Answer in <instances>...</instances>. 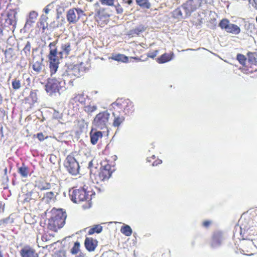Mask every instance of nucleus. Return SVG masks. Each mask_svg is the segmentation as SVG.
Segmentation results:
<instances>
[{
  "label": "nucleus",
  "mask_w": 257,
  "mask_h": 257,
  "mask_svg": "<svg viewBox=\"0 0 257 257\" xmlns=\"http://www.w3.org/2000/svg\"><path fill=\"white\" fill-rule=\"evenodd\" d=\"M65 166L70 174L76 175L78 173L79 164L73 156L68 155L67 157L65 162Z\"/></svg>",
  "instance_id": "9"
},
{
  "label": "nucleus",
  "mask_w": 257,
  "mask_h": 257,
  "mask_svg": "<svg viewBox=\"0 0 257 257\" xmlns=\"http://www.w3.org/2000/svg\"><path fill=\"white\" fill-rule=\"evenodd\" d=\"M26 99L31 101L32 104L36 102L37 100L36 92L34 91H31L29 96Z\"/></svg>",
  "instance_id": "32"
},
{
  "label": "nucleus",
  "mask_w": 257,
  "mask_h": 257,
  "mask_svg": "<svg viewBox=\"0 0 257 257\" xmlns=\"http://www.w3.org/2000/svg\"><path fill=\"white\" fill-rule=\"evenodd\" d=\"M31 44L30 42H27L26 45H25V47L24 48L23 51L27 55V54H30V51H31Z\"/></svg>",
  "instance_id": "43"
},
{
  "label": "nucleus",
  "mask_w": 257,
  "mask_h": 257,
  "mask_svg": "<svg viewBox=\"0 0 257 257\" xmlns=\"http://www.w3.org/2000/svg\"><path fill=\"white\" fill-rule=\"evenodd\" d=\"M41 196L39 192L36 190H33L25 194L24 201L25 202H34L39 200Z\"/></svg>",
  "instance_id": "14"
},
{
  "label": "nucleus",
  "mask_w": 257,
  "mask_h": 257,
  "mask_svg": "<svg viewBox=\"0 0 257 257\" xmlns=\"http://www.w3.org/2000/svg\"><path fill=\"white\" fill-rule=\"evenodd\" d=\"M236 58L241 65L245 66L246 58L243 55L240 54H237Z\"/></svg>",
  "instance_id": "38"
},
{
  "label": "nucleus",
  "mask_w": 257,
  "mask_h": 257,
  "mask_svg": "<svg viewBox=\"0 0 257 257\" xmlns=\"http://www.w3.org/2000/svg\"><path fill=\"white\" fill-rule=\"evenodd\" d=\"M65 82L61 79L49 78L45 85V90L50 95L59 92L64 87Z\"/></svg>",
  "instance_id": "5"
},
{
  "label": "nucleus",
  "mask_w": 257,
  "mask_h": 257,
  "mask_svg": "<svg viewBox=\"0 0 257 257\" xmlns=\"http://www.w3.org/2000/svg\"><path fill=\"white\" fill-rule=\"evenodd\" d=\"M48 17L44 15L41 16L39 21L37 23V26L39 29L42 30V32L44 33L46 29L48 28V24L47 23Z\"/></svg>",
  "instance_id": "19"
},
{
  "label": "nucleus",
  "mask_w": 257,
  "mask_h": 257,
  "mask_svg": "<svg viewBox=\"0 0 257 257\" xmlns=\"http://www.w3.org/2000/svg\"><path fill=\"white\" fill-rule=\"evenodd\" d=\"M229 24L230 23L228 20L227 19H223L220 22L219 26L221 29H224L226 31L227 29Z\"/></svg>",
  "instance_id": "36"
},
{
  "label": "nucleus",
  "mask_w": 257,
  "mask_h": 257,
  "mask_svg": "<svg viewBox=\"0 0 257 257\" xmlns=\"http://www.w3.org/2000/svg\"><path fill=\"white\" fill-rule=\"evenodd\" d=\"M37 138L40 141H43L44 139H47V137L45 138L42 133H39L37 134Z\"/></svg>",
  "instance_id": "47"
},
{
  "label": "nucleus",
  "mask_w": 257,
  "mask_h": 257,
  "mask_svg": "<svg viewBox=\"0 0 257 257\" xmlns=\"http://www.w3.org/2000/svg\"><path fill=\"white\" fill-rule=\"evenodd\" d=\"M120 232L126 236H130L132 234L133 230L128 225H124L120 228Z\"/></svg>",
  "instance_id": "27"
},
{
  "label": "nucleus",
  "mask_w": 257,
  "mask_h": 257,
  "mask_svg": "<svg viewBox=\"0 0 257 257\" xmlns=\"http://www.w3.org/2000/svg\"><path fill=\"white\" fill-rule=\"evenodd\" d=\"M44 197L46 198L47 201H49L54 198L55 194L52 191L48 192L45 194Z\"/></svg>",
  "instance_id": "41"
},
{
  "label": "nucleus",
  "mask_w": 257,
  "mask_h": 257,
  "mask_svg": "<svg viewBox=\"0 0 257 257\" xmlns=\"http://www.w3.org/2000/svg\"><path fill=\"white\" fill-rule=\"evenodd\" d=\"M122 1L124 3L130 5L133 3V0H122Z\"/></svg>",
  "instance_id": "55"
},
{
  "label": "nucleus",
  "mask_w": 257,
  "mask_h": 257,
  "mask_svg": "<svg viewBox=\"0 0 257 257\" xmlns=\"http://www.w3.org/2000/svg\"><path fill=\"white\" fill-rule=\"evenodd\" d=\"M112 110L116 115L118 113L124 115L132 114L135 110L133 102L128 99L118 98L111 104Z\"/></svg>",
  "instance_id": "3"
},
{
  "label": "nucleus",
  "mask_w": 257,
  "mask_h": 257,
  "mask_svg": "<svg viewBox=\"0 0 257 257\" xmlns=\"http://www.w3.org/2000/svg\"><path fill=\"white\" fill-rule=\"evenodd\" d=\"M257 55L255 53H249L248 54L247 61L251 64H255L256 63V57Z\"/></svg>",
  "instance_id": "35"
},
{
  "label": "nucleus",
  "mask_w": 257,
  "mask_h": 257,
  "mask_svg": "<svg viewBox=\"0 0 257 257\" xmlns=\"http://www.w3.org/2000/svg\"><path fill=\"white\" fill-rule=\"evenodd\" d=\"M80 251V244L79 241H76L72 248L70 250V252L73 255L77 254Z\"/></svg>",
  "instance_id": "30"
},
{
  "label": "nucleus",
  "mask_w": 257,
  "mask_h": 257,
  "mask_svg": "<svg viewBox=\"0 0 257 257\" xmlns=\"http://www.w3.org/2000/svg\"><path fill=\"white\" fill-rule=\"evenodd\" d=\"M21 257H39L36 250L29 245L25 246L20 251Z\"/></svg>",
  "instance_id": "13"
},
{
  "label": "nucleus",
  "mask_w": 257,
  "mask_h": 257,
  "mask_svg": "<svg viewBox=\"0 0 257 257\" xmlns=\"http://www.w3.org/2000/svg\"><path fill=\"white\" fill-rule=\"evenodd\" d=\"M183 12L184 13V11L182 10V7L181 8L176 9L173 12V16L177 19L185 17V16H183Z\"/></svg>",
  "instance_id": "31"
},
{
  "label": "nucleus",
  "mask_w": 257,
  "mask_h": 257,
  "mask_svg": "<svg viewBox=\"0 0 257 257\" xmlns=\"http://www.w3.org/2000/svg\"><path fill=\"white\" fill-rule=\"evenodd\" d=\"M158 53V51L156 50L155 52L150 53L149 54L148 56L151 58H154L156 56L157 54Z\"/></svg>",
  "instance_id": "51"
},
{
  "label": "nucleus",
  "mask_w": 257,
  "mask_h": 257,
  "mask_svg": "<svg viewBox=\"0 0 257 257\" xmlns=\"http://www.w3.org/2000/svg\"><path fill=\"white\" fill-rule=\"evenodd\" d=\"M136 3L140 7L149 9L151 7V4L149 0H136Z\"/></svg>",
  "instance_id": "29"
},
{
  "label": "nucleus",
  "mask_w": 257,
  "mask_h": 257,
  "mask_svg": "<svg viewBox=\"0 0 257 257\" xmlns=\"http://www.w3.org/2000/svg\"><path fill=\"white\" fill-rule=\"evenodd\" d=\"M59 39H57L48 45L49 52L47 56L49 62V69L51 75L55 74L58 70L60 60L63 58V56L67 57L73 50L70 40L65 39L60 45V50L58 51L57 45Z\"/></svg>",
  "instance_id": "1"
},
{
  "label": "nucleus",
  "mask_w": 257,
  "mask_h": 257,
  "mask_svg": "<svg viewBox=\"0 0 257 257\" xmlns=\"http://www.w3.org/2000/svg\"><path fill=\"white\" fill-rule=\"evenodd\" d=\"M110 58L118 62H122L123 63H127L128 62V58L121 54H112Z\"/></svg>",
  "instance_id": "23"
},
{
  "label": "nucleus",
  "mask_w": 257,
  "mask_h": 257,
  "mask_svg": "<svg viewBox=\"0 0 257 257\" xmlns=\"http://www.w3.org/2000/svg\"><path fill=\"white\" fill-rule=\"evenodd\" d=\"M223 239L224 237L222 232L220 231L215 232L210 241L211 246L213 248L218 247L221 245Z\"/></svg>",
  "instance_id": "12"
},
{
  "label": "nucleus",
  "mask_w": 257,
  "mask_h": 257,
  "mask_svg": "<svg viewBox=\"0 0 257 257\" xmlns=\"http://www.w3.org/2000/svg\"><path fill=\"white\" fill-rule=\"evenodd\" d=\"M210 223L211 222L209 221H205L203 222V225L204 227H207L210 225Z\"/></svg>",
  "instance_id": "52"
},
{
  "label": "nucleus",
  "mask_w": 257,
  "mask_h": 257,
  "mask_svg": "<svg viewBox=\"0 0 257 257\" xmlns=\"http://www.w3.org/2000/svg\"><path fill=\"white\" fill-rule=\"evenodd\" d=\"M202 0H188L182 5V10L185 13V17L190 16L191 14L199 8L202 4Z\"/></svg>",
  "instance_id": "8"
},
{
  "label": "nucleus",
  "mask_w": 257,
  "mask_h": 257,
  "mask_svg": "<svg viewBox=\"0 0 257 257\" xmlns=\"http://www.w3.org/2000/svg\"><path fill=\"white\" fill-rule=\"evenodd\" d=\"M50 214L51 216L48 219L47 227L48 229L56 232L64 225L66 213L62 209L54 208L51 210Z\"/></svg>",
  "instance_id": "2"
},
{
  "label": "nucleus",
  "mask_w": 257,
  "mask_h": 257,
  "mask_svg": "<svg viewBox=\"0 0 257 257\" xmlns=\"http://www.w3.org/2000/svg\"><path fill=\"white\" fill-rule=\"evenodd\" d=\"M3 126L2 124H0V139L3 137Z\"/></svg>",
  "instance_id": "53"
},
{
  "label": "nucleus",
  "mask_w": 257,
  "mask_h": 257,
  "mask_svg": "<svg viewBox=\"0 0 257 257\" xmlns=\"http://www.w3.org/2000/svg\"><path fill=\"white\" fill-rule=\"evenodd\" d=\"M71 101L73 105H75L76 106L80 105L82 106L85 104L86 98L83 93L77 94L71 99Z\"/></svg>",
  "instance_id": "15"
},
{
  "label": "nucleus",
  "mask_w": 257,
  "mask_h": 257,
  "mask_svg": "<svg viewBox=\"0 0 257 257\" xmlns=\"http://www.w3.org/2000/svg\"><path fill=\"white\" fill-rule=\"evenodd\" d=\"M35 187L41 191L51 189V184L43 179H41L36 181Z\"/></svg>",
  "instance_id": "18"
},
{
  "label": "nucleus",
  "mask_w": 257,
  "mask_h": 257,
  "mask_svg": "<svg viewBox=\"0 0 257 257\" xmlns=\"http://www.w3.org/2000/svg\"><path fill=\"white\" fill-rule=\"evenodd\" d=\"M144 31V29H140L139 28H135L133 30H132V34H136L139 35L141 33H142Z\"/></svg>",
  "instance_id": "46"
},
{
  "label": "nucleus",
  "mask_w": 257,
  "mask_h": 257,
  "mask_svg": "<svg viewBox=\"0 0 257 257\" xmlns=\"http://www.w3.org/2000/svg\"><path fill=\"white\" fill-rule=\"evenodd\" d=\"M97 109V106L94 104H89L84 106V110L88 114H91V113L95 111Z\"/></svg>",
  "instance_id": "28"
},
{
  "label": "nucleus",
  "mask_w": 257,
  "mask_h": 257,
  "mask_svg": "<svg viewBox=\"0 0 257 257\" xmlns=\"http://www.w3.org/2000/svg\"><path fill=\"white\" fill-rule=\"evenodd\" d=\"M226 31L228 33L237 35L240 33V29L236 25L230 23Z\"/></svg>",
  "instance_id": "25"
},
{
  "label": "nucleus",
  "mask_w": 257,
  "mask_h": 257,
  "mask_svg": "<svg viewBox=\"0 0 257 257\" xmlns=\"http://www.w3.org/2000/svg\"><path fill=\"white\" fill-rule=\"evenodd\" d=\"M44 65L43 63V59H39L38 60L35 61L33 64V69L37 73L41 72L44 68Z\"/></svg>",
  "instance_id": "21"
},
{
  "label": "nucleus",
  "mask_w": 257,
  "mask_h": 257,
  "mask_svg": "<svg viewBox=\"0 0 257 257\" xmlns=\"http://www.w3.org/2000/svg\"><path fill=\"white\" fill-rule=\"evenodd\" d=\"M43 238H44V236H42V239L43 240Z\"/></svg>",
  "instance_id": "61"
},
{
  "label": "nucleus",
  "mask_w": 257,
  "mask_h": 257,
  "mask_svg": "<svg viewBox=\"0 0 257 257\" xmlns=\"http://www.w3.org/2000/svg\"><path fill=\"white\" fill-rule=\"evenodd\" d=\"M12 87L15 90H18L21 87V81L17 78L14 79L12 82Z\"/></svg>",
  "instance_id": "34"
},
{
  "label": "nucleus",
  "mask_w": 257,
  "mask_h": 257,
  "mask_svg": "<svg viewBox=\"0 0 257 257\" xmlns=\"http://www.w3.org/2000/svg\"><path fill=\"white\" fill-rule=\"evenodd\" d=\"M157 61L159 63H161V57H158V58L157 59Z\"/></svg>",
  "instance_id": "58"
},
{
  "label": "nucleus",
  "mask_w": 257,
  "mask_h": 257,
  "mask_svg": "<svg viewBox=\"0 0 257 257\" xmlns=\"http://www.w3.org/2000/svg\"><path fill=\"white\" fill-rule=\"evenodd\" d=\"M117 159V156L116 155H112V156H111V158L109 157V156H108L106 158V160H107V161L108 162H111L112 161H115Z\"/></svg>",
  "instance_id": "49"
},
{
  "label": "nucleus",
  "mask_w": 257,
  "mask_h": 257,
  "mask_svg": "<svg viewBox=\"0 0 257 257\" xmlns=\"http://www.w3.org/2000/svg\"><path fill=\"white\" fill-rule=\"evenodd\" d=\"M14 222V219L9 216L8 217L0 220V226H5L8 223H12Z\"/></svg>",
  "instance_id": "33"
},
{
  "label": "nucleus",
  "mask_w": 257,
  "mask_h": 257,
  "mask_svg": "<svg viewBox=\"0 0 257 257\" xmlns=\"http://www.w3.org/2000/svg\"><path fill=\"white\" fill-rule=\"evenodd\" d=\"M3 32V22L2 19L0 18V34H2Z\"/></svg>",
  "instance_id": "54"
},
{
  "label": "nucleus",
  "mask_w": 257,
  "mask_h": 257,
  "mask_svg": "<svg viewBox=\"0 0 257 257\" xmlns=\"http://www.w3.org/2000/svg\"><path fill=\"white\" fill-rule=\"evenodd\" d=\"M14 55V51L12 48L6 49L5 51V55L6 58H12Z\"/></svg>",
  "instance_id": "40"
},
{
  "label": "nucleus",
  "mask_w": 257,
  "mask_h": 257,
  "mask_svg": "<svg viewBox=\"0 0 257 257\" xmlns=\"http://www.w3.org/2000/svg\"><path fill=\"white\" fill-rule=\"evenodd\" d=\"M44 11H45V12L46 14H47V13H48V12H49V10L48 8H45V9H44Z\"/></svg>",
  "instance_id": "57"
},
{
  "label": "nucleus",
  "mask_w": 257,
  "mask_h": 257,
  "mask_svg": "<svg viewBox=\"0 0 257 257\" xmlns=\"http://www.w3.org/2000/svg\"><path fill=\"white\" fill-rule=\"evenodd\" d=\"M83 15H84V12L81 9L73 8L67 12L66 18L69 23L75 24Z\"/></svg>",
  "instance_id": "10"
},
{
  "label": "nucleus",
  "mask_w": 257,
  "mask_h": 257,
  "mask_svg": "<svg viewBox=\"0 0 257 257\" xmlns=\"http://www.w3.org/2000/svg\"><path fill=\"white\" fill-rule=\"evenodd\" d=\"M90 141L92 144L95 145L97 144L99 139L102 138V134L101 132L98 131L94 133H91L90 134Z\"/></svg>",
  "instance_id": "24"
},
{
  "label": "nucleus",
  "mask_w": 257,
  "mask_h": 257,
  "mask_svg": "<svg viewBox=\"0 0 257 257\" xmlns=\"http://www.w3.org/2000/svg\"><path fill=\"white\" fill-rule=\"evenodd\" d=\"M235 231H237V229H239L240 230V235H242V229H243V227L242 226H236L235 227ZM243 230H244V232H243V234L245 233V231L246 232V233H249V230L248 229L245 230V229L244 228H243Z\"/></svg>",
  "instance_id": "45"
},
{
  "label": "nucleus",
  "mask_w": 257,
  "mask_h": 257,
  "mask_svg": "<svg viewBox=\"0 0 257 257\" xmlns=\"http://www.w3.org/2000/svg\"><path fill=\"white\" fill-rule=\"evenodd\" d=\"M114 116L113 121V126L114 127H118L124 120V115L122 114L118 113L116 115L114 112H112Z\"/></svg>",
  "instance_id": "20"
},
{
  "label": "nucleus",
  "mask_w": 257,
  "mask_h": 257,
  "mask_svg": "<svg viewBox=\"0 0 257 257\" xmlns=\"http://www.w3.org/2000/svg\"><path fill=\"white\" fill-rule=\"evenodd\" d=\"M102 5L108 6H114V2L116 0H99Z\"/></svg>",
  "instance_id": "42"
},
{
  "label": "nucleus",
  "mask_w": 257,
  "mask_h": 257,
  "mask_svg": "<svg viewBox=\"0 0 257 257\" xmlns=\"http://www.w3.org/2000/svg\"><path fill=\"white\" fill-rule=\"evenodd\" d=\"M114 7L117 14H121L123 13V9L119 4L117 3Z\"/></svg>",
  "instance_id": "44"
},
{
  "label": "nucleus",
  "mask_w": 257,
  "mask_h": 257,
  "mask_svg": "<svg viewBox=\"0 0 257 257\" xmlns=\"http://www.w3.org/2000/svg\"><path fill=\"white\" fill-rule=\"evenodd\" d=\"M112 168V165L108 163L100 168L98 174L95 177L96 183L98 184L102 181L107 180L111 176L114 170Z\"/></svg>",
  "instance_id": "7"
},
{
  "label": "nucleus",
  "mask_w": 257,
  "mask_h": 257,
  "mask_svg": "<svg viewBox=\"0 0 257 257\" xmlns=\"http://www.w3.org/2000/svg\"><path fill=\"white\" fill-rule=\"evenodd\" d=\"M66 73L71 78L78 77L80 75V70L77 65H70L66 70Z\"/></svg>",
  "instance_id": "17"
},
{
  "label": "nucleus",
  "mask_w": 257,
  "mask_h": 257,
  "mask_svg": "<svg viewBox=\"0 0 257 257\" xmlns=\"http://www.w3.org/2000/svg\"><path fill=\"white\" fill-rule=\"evenodd\" d=\"M38 17V14L35 12L32 11L30 13L29 21L31 23H34Z\"/></svg>",
  "instance_id": "39"
},
{
  "label": "nucleus",
  "mask_w": 257,
  "mask_h": 257,
  "mask_svg": "<svg viewBox=\"0 0 257 257\" xmlns=\"http://www.w3.org/2000/svg\"><path fill=\"white\" fill-rule=\"evenodd\" d=\"M9 21H10V24H12V20H10Z\"/></svg>",
  "instance_id": "60"
},
{
  "label": "nucleus",
  "mask_w": 257,
  "mask_h": 257,
  "mask_svg": "<svg viewBox=\"0 0 257 257\" xmlns=\"http://www.w3.org/2000/svg\"><path fill=\"white\" fill-rule=\"evenodd\" d=\"M95 15L94 18L97 21H102L109 17L104 8H101L99 3H96L94 5Z\"/></svg>",
  "instance_id": "11"
},
{
  "label": "nucleus",
  "mask_w": 257,
  "mask_h": 257,
  "mask_svg": "<svg viewBox=\"0 0 257 257\" xmlns=\"http://www.w3.org/2000/svg\"><path fill=\"white\" fill-rule=\"evenodd\" d=\"M109 117L110 114L107 111L100 112L95 116L93 123L98 128L103 130L107 128Z\"/></svg>",
  "instance_id": "6"
},
{
  "label": "nucleus",
  "mask_w": 257,
  "mask_h": 257,
  "mask_svg": "<svg viewBox=\"0 0 257 257\" xmlns=\"http://www.w3.org/2000/svg\"><path fill=\"white\" fill-rule=\"evenodd\" d=\"M97 241L92 237H86L84 241L86 249L89 251H93L97 246Z\"/></svg>",
  "instance_id": "16"
},
{
  "label": "nucleus",
  "mask_w": 257,
  "mask_h": 257,
  "mask_svg": "<svg viewBox=\"0 0 257 257\" xmlns=\"http://www.w3.org/2000/svg\"><path fill=\"white\" fill-rule=\"evenodd\" d=\"M90 191L84 186L82 188L74 189L70 194L72 201L76 203L89 201Z\"/></svg>",
  "instance_id": "4"
},
{
  "label": "nucleus",
  "mask_w": 257,
  "mask_h": 257,
  "mask_svg": "<svg viewBox=\"0 0 257 257\" xmlns=\"http://www.w3.org/2000/svg\"><path fill=\"white\" fill-rule=\"evenodd\" d=\"M88 229V234L89 235H92L94 233H99L101 232L102 230V227L101 225L98 224L95 225L92 227H89Z\"/></svg>",
  "instance_id": "26"
},
{
  "label": "nucleus",
  "mask_w": 257,
  "mask_h": 257,
  "mask_svg": "<svg viewBox=\"0 0 257 257\" xmlns=\"http://www.w3.org/2000/svg\"><path fill=\"white\" fill-rule=\"evenodd\" d=\"M53 257H65V255L64 252L61 251H59L55 253Z\"/></svg>",
  "instance_id": "48"
},
{
  "label": "nucleus",
  "mask_w": 257,
  "mask_h": 257,
  "mask_svg": "<svg viewBox=\"0 0 257 257\" xmlns=\"http://www.w3.org/2000/svg\"><path fill=\"white\" fill-rule=\"evenodd\" d=\"M0 257H3V254L1 251H0Z\"/></svg>",
  "instance_id": "59"
},
{
  "label": "nucleus",
  "mask_w": 257,
  "mask_h": 257,
  "mask_svg": "<svg viewBox=\"0 0 257 257\" xmlns=\"http://www.w3.org/2000/svg\"><path fill=\"white\" fill-rule=\"evenodd\" d=\"M249 3L257 10V0H249Z\"/></svg>",
  "instance_id": "50"
},
{
  "label": "nucleus",
  "mask_w": 257,
  "mask_h": 257,
  "mask_svg": "<svg viewBox=\"0 0 257 257\" xmlns=\"http://www.w3.org/2000/svg\"><path fill=\"white\" fill-rule=\"evenodd\" d=\"M172 54H164L162 55V63H165L169 61L172 59L173 56Z\"/></svg>",
  "instance_id": "37"
},
{
  "label": "nucleus",
  "mask_w": 257,
  "mask_h": 257,
  "mask_svg": "<svg viewBox=\"0 0 257 257\" xmlns=\"http://www.w3.org/2000/svg\"><path fill=\"white\" fill-rule=\"evenodd\" d=\"M18 172L21 177L27 178L30 173L29 168L24 163H23L22 166L18 168Z\"/></svg>",
  "instance_id": "22"
},
{
  "label": "nucleus",
  "mask_w": 257,
  "mask_h": 257,
  "mask_svg": "<svg viewBox=\"0 0 257 257\" xmlns=\"http://www.w3.org/2000/svg\"><path fill=\"white\" fill-rule=\"evenodd\" d=\"M160 163V161H156L155 162H154L152 165L153 166H157Z\"/></svg>",
  "instance_id": "56"
}]
</instances>
